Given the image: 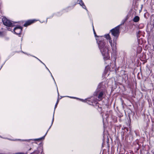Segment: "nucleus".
Returning <instances> with one entry per match:
<instances>
[{"label":"nucleus","mask_w":154,"mask_h":154,"mask_svg":"<svg viewBox=\"0 0 154 154\" xmlns=\"http://www.w3.org/2000/svg\"><path fill=\"white\" fill-rule=\"evenodd\" d=\"M96 38L99 48L103 56L105 63L109 65L112 61L110 59L109 51L110 48L107 42L103 40V36H97Z\"/></svg>","instance_id":"1"},{"label":"nucleus","mask_w":154,"mask_h":154,"mask_svg":"<svg viewBox=\"0 0 154 154\" xmlns=\"http://www.w3.org/2000/svg\"><path fill=\"white\" fill-rule=\"evenodd\" d=\"M119 26H117L114 28L110 30L112 34L114 36V38L112 40L109 34H107L104 35V37L108 41L111 46L112 54H116V52L117 39L119 35Z\"/></svg>","instance_id":"2"},{"label":"nucleus","mask_w":154,"mask_h":154,"mask_svg":"<svg viewBox=\"0 0 154 154\" xmlns=\"http://www.w3.org/2000/svg\"><path fill=\"white\" fill-rule=\"evenodd\" d=\"M54 112L53 116V118H52V121L51 125L50 126V127L48 130L47 131V132L45 134L43 137H42L41 138H39L35 139H27V140H22V139H16L15 140H11V139H8V138H7V139L9 140H12V141H27V142H30V140H32V141H39L42 139H44L45 136L46 135L48 130L51 128V126H52V125L53 123V122L54 121Z\"/></svg>","instance_id":"3"},{"label":"nucleus","mask_w":154,"mask_h":154,"mask_svg":"<svg viewBox=\"0 0 154 154\" xmlns=\"http://www.w3.org/2000/svg\"><path fill=\"white\" fill-rule=\"evenodd\" d=\"M106 90L105 89H97L95 92L94 95L98 98L97 100L100 101L102 100L106 96Z\"/></svg>","instance_id":"4"},{"label":"nucleus","mask_w":154,"mask_h":154,"mask_svg":"<svg viewBox=\"0 0 154 154\" xmlns=\"http://www.w3.org/2000/svg\"><path fill=\"white\" fill-rule=\"evenodd\" d=\"M2 21L4 24L7 26L12 27L15 26V22L11 21L5 17L2 18Z\"/></svg>","instance_id":"5"},{"label":"nucleus","mask_w":154,"mask_h":154,"mask_svg":"<svg viewBox=\"0 0 154 154\" xmlns=\"http://www.w3.org/2000/svg\"><path fill=\"white\" fill-rule=\"evenodd\" d=\"M81 101L83 102H86L88 104L91 105H94L93 103H97V100L94 99L93 97H91L90 98H88L85 100L79 99Z\"/></svg>","instance_id":"6"},{"label":"nucleus","mask_w":154,"mask_h":154,"mask_svg":"<svg viewBox=\"0 0 154 154\" xmlns=\"http://www.w3.org/2000/svg\"><path fill=\"white\" fill-rule=\"evenodd\" d=\"M22 27L20 26H16L14 29V32L17 34H20L22 30Z\"/></svg>","instance_id":"7"},{"label":"nucleus","mask_w":154,"mask_h":154,"mask_svg":"<svg viewBox=\"0 0 154 154\" xmlns=\"http://www.w3.org/2000/svg\"><path fill=\"white\" fill-rule=\"evenodd\" d=\"M74 2L75 3V5L76 4H79L81 6H82L83 8L86 10V7L82 0H74Z\"/></svg>","instance_id":"8"},{"label":"nucleus","mask_w":154,"mask_h":154,"mask_svg":"<svg viewBox=\"0 0 154 154\" xmlns=\"http://www.w3.org/2000/svg\"><path fill=\"white\" fill-rule=\"evenodd\" d=\"M37 21V20L35 19L28 20L26 21V22L24 25V26L26 27L29 25H30L31 24Z\"/></svg>","instance_id":"9"},{"label":"nucleus","mask_w":154,"mask_h":154,"mask_svg":"<svg viewBox=\"0 0 154 154\" xmlns=\"http://www.w3.org/2000/svg\"><path fill=\"white\" fill-rule=\"evenodd\" d=\"M109 116V115L108 114V112H106L105 114L104 115H102V118L103 119V122H104L105 121V119L106 120L108 118Z\"/></svg>","instance_id":"10"},{"label":"nucleus","mask_w":154,"mask_h":154,"mask_svg":"<svg viewBox=\"0 0 154 154\" xmlns=\"http://www.w3.org/2000/svg\"><path fill=\"white\" fill-rule=\"evenodd\" d=\"M140 20L139 17L138 16H135L133 19V21L135 22H138Z\"/></svg>","instance_id":"11"},{"label":"nucleus","mask_w":154,"mask_h":154,"mask_svg":"<svg viewBox=\"0 0 154 154\" xmlns=\"http://www.w3.org/2000/svg\"><path fill=\"white\" fill-rule=\"evenodd\" d=\"M44 65L45 66V67H46V69H47L48 70V71H49V72H50V74H51V77L52 78H53V80H54V82H55V84L56 85V83L55 81V80H54V78L53 77V75H52V74L51 73V72H50V70H49V69H48V68L47 67V66H46L45 65H45Z\"/></svg>","instance_id":"12"},{"label":"nucleus","mask_w":154,"mask_h":154,"mask_svg":"<svg viewBox=\"0 0 154 154\" xmlns=\"http://www.w3.org/2000/svg\"><path fill=\"white\" fill-rule=\"evenodd\" d=\"M39 151L38 150H35L33 152L31 153L30 154H38Z\"/></svg>","instance_id":"13"},{"label":"nucleus","mask_w":154,"mask_h":154,"mask_svg":"<svg viewBox=\"0 0 154 154\" xmlns=\"http://www.w3.org/2000/svg\"><path fill=\"white\" fill-rule=\"evenodd\" d=\"M59 98H58L57 100V102L55 104V107H54V110H55V109L56 108L57 106V104L58 103V102H59Z\"/></svg>","instance_id":"14"},{"label":"nucleus","mask_w":154,"mask_h":154,"mask_svg":"<svg viewBox=\"0 0 154 154\" xmlns=\"http://www.w3.org/2000/svg\"><path fill=\"white\" fill-rule=\"evenodd\" d=\"M32 57L35 58H36L37 59H38V60H39L44 65H45V64L43 63L41 60H40L39 59H38V58L36 57H35V56H32Z\"/></svg>","instance_id":"15"},{"label":"nucleus","mask_w":154,"mask_h":154,"mask_svg":"<svg viewBox=\"0 0 154 154\" xmlns=\"http://www.w3.org/2000/svg\"><path fill=\"white\" fill-rule=\"evenodd\" d=\"M93 31H94V34L95 36H96V32H95V31L94 30V28H93Z\"/></svg>","instance_id":"16"},{"label":"nucleus","mask_w":154,"mask_h":154,"mask_svg":"<svg viewBox=\"0 0 154 154\" xmlns=\"http://www.w3.org/2000/svg\"><path fill=\"white\" fill-rule=\"evenodd\" d=\"M66 97H70V98H76L75 97H69V96H67ZM77 99H78L77 98Z\"/></svg>","instance_id":"17"},{"label":"nucleus","mask_w":154,"mask_h":154,"mask_svg":"<svg viewBox=\"0 0 154 154\" xmlns=\"http://www.w3.org/2000/svg\"><path fill=\"white\" fill-rule=\"evenodd\" d=\"M3 35V33L2 32H0V36H2Z\"/></svg>","instance_id":"18"},{"label":"nucleus","mask_w":154,"mask_h":154,"mask_svg":"<svg viewBox=\"0 0 154 154\" xmlns=\"http://www.w3.org/2000/svg\"><path fill=\"white\" fill-rule=\"evenodd\" d=\"M100 85H101V84H100L98 86V88H100V87H101V86H100Z\"/></svg>","instance_id":"19"},{"label":"nucleus","mask_w":154,"mask_h":154,"mask_svg":"<svg viewBox=\"0 0 154 154\" xmlns=\"http://www.w3.org/2000/svg\"><path fill=\"white\" fill-rule=\"evenodd\" d=\"M22 52L23 53H24V54H27V55H29V54H26V53H24V52H23V51H22Z\"/></svg>","instance_id":"20"},{"label":"nucleus","mask_w":154,"mask_h":154,"mask_svg":"<svg viewBox=\"0 0 154 154\" xmlns=\"http://www.w3.org/2000/svg\"><path fill=\"white\" fill-rule=\"evenodd\" d=\"M57 90H58V88H57ZM57 92H58V94L59 95V93H58V91H57Z\"/></svg>","instance_id":"21"},{"label":"nucleus","mask_w":154,"mask_h":154,"mask_svg":"<svg viewBox=\"0 0 154 154\" xmlns=\"http://www.w3.org/2000/svg\"><path fill=\"white\" fill-rule=\"evenodd\" d=\"M31 149V148H30L29 149V150H30Z\"/></svg>","instance_id":"22"},{"label":"nucleus","mask_w":154,"mask_h":154,"mask_svg":"<svg viewBox=\"0 0 154 154\" xmlns=\"http://www.w3.org/2000/svg\"><path fill=\"white\" fill-rule=\"evenodd\" d=\"M73 8V7L72 8H71V9H70V10H71V9H72V8Z\"/></svg>","instance_id":"23"},{"label":"nucleus","mask_w":154,"mask_h":154,"mask_svg":"<svg viewBox=\"0 0 154 154\" xmlns=\"http://www.w3.org/2000/svg\"><path fill=\"white\" fill-rule=\"evenodd\" d=\"M69 8V7H68L67 8Z\"/></svg>","instance_id":"24"},{"label":"nucleus","mask_w":154,"mask_h":154,"mask_svg":"<svg viewBox=\"0 0 154 154\" xmlns=\"http://www.w3.org/2000/svg\"><path fill=\"white\" fill-rule=\"evenodd\" d=\"M0 137H1V138H2V137H1L0 136Z\"/></svg>","instance_id":"25"},{"label":"nucleus","mask_w":154,"mask_h":154,"mask_svg":"<svg viewBox=\"0 0 154 154\" xmlns=\"http://www.w3.org/2000/svg\"><path fill=\"white\" fill-rule=\"evenodd\" d=\"M4 138V139H6V138Z\"/></svg>","instance_id":"26"}]
</instances>
